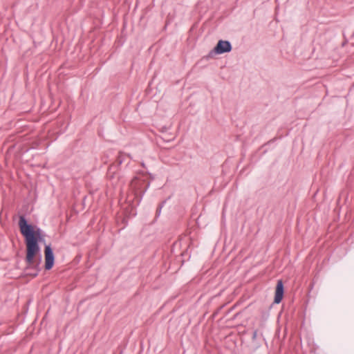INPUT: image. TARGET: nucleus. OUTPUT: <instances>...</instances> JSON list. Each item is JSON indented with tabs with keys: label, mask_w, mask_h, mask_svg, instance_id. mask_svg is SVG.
I'll return each mask as SVG.
<instances>
[{
	"label": "nucleus",
	"mask_w": 354,
	"mask_h": 354,
	"mask_svg": "<svg viewBox=\"0 0 354 354\" xmlns=\"http://www.w3.org/2000/svg\"><path fill=\"white\" fill-rule=\"evenodd\" d=\"M19 226L21 233L25 236L26 239V261L28 267L37 268L41 261V257H39L38 263H36L35 260L36 255L39 252V247L37 243L41 239V230L39 229L34 230L32 226L27 223L24 216L19 217Z\"/></svg>",
	"instance_id": "f257e3e1"
},
{
	"label": "nucleus",
	"mask_w": 354,
	"mask_h": 354,
	"mask_svg": "<svg viewBox=\"0 0 354 354\" xmlns=\"http://www.w3.org/2000/svg\"><path fill=\"white\" fill-rule=\"evenodd\" d=\"M232 46L228 41L219 40L214 48L210 52L209 55L227 53L230 52Z\"/></svg>",
	"instance_id": "f03ea898"
},
{
	"label": "nucleus",
	"mask_w": 354,
	"mask_h": 354,
	"mask_svg": "<svg viewBox=\"0 0 354 354\" xmlns=\"http://www.w3.org/2000/svg\"><path fill=\"white\" fill-rule=\"evenodd\" d=\"M45 269L50 270L54 264V254L50 245H46L44 250Z\"/></svg>",
	"instance_id": "7ed1b4c3"
},
{
	"label": "nucleus",
	"mask_w": 354,
	"mask_h": 354,
	"mask_svg": "<svg viewBox=\"0 0 354 354\" xmlns=\"http://www.w3.org/2000/svg\"><path fill=\"white\" fill-rule=\"evenodd\" d=\"M283 296V284L281 280H279L277 283L275 295H274V302L275 304H279Z\"/></svg>",
	"instance_id": "20e7f679"
},
{
	"label": "nucleus",
	"mask_w": 354,
	"mask_h": 354,
	"mask_svg": "<svg viewBox=\"0 0 354 354\" xmlns=\"http://www.w3.org/2000/svg\"><path fill=\"white\" fill-rule=\"evenodd\" d=\"M37 271H38V270H36V272H35V273H34V274H32V275H33L34 277H35V276H37Z\"/></svg>",
	"instance_id": "39448f33"
}]
</instances>
